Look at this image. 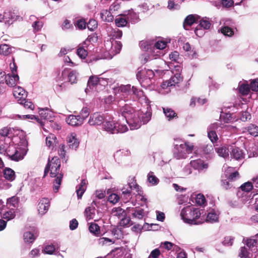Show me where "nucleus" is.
<instances>
[{
  "mask_svg": "<svg viewBox=\"0 0 258 258\" xmlns=\"http://www.w3.org/2000/svg\"><path fill=\"white\" fill-rule=\"evenodd\" d=\"M127 100H121L118 102V105L120 107L119 111V116H121L123 119L130 126L131 130L138 129L140 127V123L139 122V117H136V113L134 107L131 104L124 103Z\"/></svg>",
  "mask_w": 258,
  "mask_h": 258,
  "instance_id": "nucleus-1",
  "label": "nucleus"
},
{
  "mask_svg": "<svg viewBox=\"0 0 258 258\" xmlns=\"http://www.w3.org/2000/svg\"><path fill=\"white\" fill-rule=\"evenodd\" d=\"M180 215L185 223L197 225L199 224L197 219L201 217V212L199 208L187 206L182 209Z\"/></svg>",
  "mask_w": 258,
  "mask_h": 258,
  "instance_id": "nucleus-2",
  "label": "nucleus"
},
{
  "mask_svg": "<svg viewBox=\"0 0 258 258\" xmlns=\"http://www.w3.org/2000/svg\"><path fill=\"white\" fill-rule=\"evenodd\" d=\"M102 127L105 131L110 134L124 133L128 130L126 125L120 124L112 118L104 119Z\"/></svg>",
  "mask_w": 258,
  "mask_h": 258,
  "instance_id": "nucleus-3",
  "label": "nucleus"
},
{
  "mask_svg": "<svg viewBox=\"0 0 258 258\" xmlns=\"http://www.w3.org/2000/svg\"><path fill=\"white\" fill-rule=\"evenodd\" d=\"M100 202L97 200H94L91 205L87 207L84 211V215L86 217V220L88 222V226H99L103 223V220L94 219V222H89L90 220L93 219L96 211V207L99 208Z\"/></svg>",
  "mask_w": 258,
  "mask_h": 258,
  "instance_id": "nucleus-4",
  "label": "nucleus"
},
{
  "mask_svg": "<svg viewBox=\"0 0 258 258\" xmlns=\"http://www.w3.org/2000/svg\"><path fill=\"white\" fill-rule=\"evenodd\" d=\"M135 189L139 194L141 191L140 186L137 183L135 177L128 180L127 184L125 185L121 189V197L124 203H127L132 198V190Z\"/></svg>",
  "mask_w": 258,
  "mask_h": 258,
  "instance_id": "nucleus-5",
  "label": "nucleus"
},
{
  "mask_svg": "<svg viewBox=\"0 0 258 258\" xmlns=\"http://www.w3.org/2000/svg\"><path fill=\"white\" fill-rule=\"evenodd\" d=\"M194 146L191 144H184L181 146L173 149V155L174 158L177 160L185 159L188 155L191 153Z\"/></svg>",
  "mask_w": 258,
  "mask_h": 258,
  "instance_id": "nucleus-6",
  "label": "nucleus"
},
{
  "mask_svg": "<svg viewBox=\"0 0 258 258\" xmlns=\"http://www.w3.org/2000/svg\"><path fill=\"white\" fill-rule=\"evenodd\" d=\"M220 24L223 25L220 29V31L224 35L231 37L234 35V23L229 19H222Z\"/></svg>",
  "mask_w": 258,
  "mask_h": 258,
  "instance_id": "nucleus-7",
  "label": "nucleus"
},
{
  "mask_svg": "<svg viewBox=\"0 0 258 258\" xmlns=\"http://www.w3.org/2000/svg\"><path fill=\"white\" fill-rule=\"evenodd\" d=\"M60 169H50V174L51 177H56L53 182V190L56 192L58 191L59 186L61 184L63 174L62 172H59Z\"/></svg>",
  "mask_w": 258,
  "mask_h": 258,
  "instance_id": "nucleus-8",
  "label": "nucleus"
},
{
  "mask_svg": "<svg viewBox=\"0 0 258 258\" xmlns=\"http://www.w3.org/2000/svg\"><path fill=\"white\" fill-rule=\"evenodd\" d=\"M101 82L103 84H107V81L102 78H99L97 76H90L88 81L87 87L85 89V92L87 93L90 89H92V88L97 86Z\"/></svg>",
  "mask_w": 258,
  "mask_h": 258,
  "instance_id": "nucleus-9",
  "label": "nucleus"
},
{
  "mask_svg": "<svg viewBox=\"0 0 258 258\" xmlns=\"http://www.w3.org/2000/svg\"><path fill=\"white\" fill-rule=\"evenodd\" d=\"M60 161L59 159L57 157H54L50 160L48 159V163L44 169V177H45L47 173L49 172L50 169H60Z\"/></svg>",
  "mask_w": 258,
  "mask_h": 258,
  "instance_id": "nucleus-10",
  "label": "nucleus"
},
{
  "mask_svg": "<svg viewBox=\"0 0 258 258\" xmlns=\"http://www.w3.org/2000/svg\"><path fill=\"white\" fill-rule=\"evenodd\" d=\"M104 117L99 112H94L91 114L88 123L90 125H99L103 124L104 121Z\"/></svg>",
  "mask_w": 258,
  "mask_h": 258,
  "instance_id": "nucleus-11",
  "label": "nucleus"
},
{
  "mask_svg": "<svg viewBox=\"0 0 258 258\" xmlns=\"http://www.w3.org/2000/svg\"><path fill=\"white\" fill-rule=\"evenodd\" d=\"M50 201L48 198H42L38 205V211L40 215H43L49 209Z\"/></svg>",
  "mask_w": 258,
  "mask_h": 258,
  "instance_id": "nucleus-12",
  "label": "nucleus"
},
{
  "mask_svg": "<svg viewBox=\"0 0 258 258\" xmlns=\"http://www.w3.org/2000/svg\"><path fill=\"white\" fill-rule=\"evenodd\" d=\"M151 116L152 113L148 110H146L145 112L143 111H138V113H136V117H139L140 126L142 123H147L150 120Z\"/></svg>",
  "mask_w": 258,
  "mask_h": 258,
  "instance_id": "nucleus-13",
  "label": "nucleus"
},
{
  "mask_svg": "<svg viewBox=\"0 0 258 258\" xmlns=\"http://www.w3.org/2000/svg\"><path fill=\"white\" fill-rule=\"evenodd\" d=\"M173 74H174V75L171 76L169 81L171 82L170 84H172V87H174L182 82L183 77L181 76L180 71L178 69H176L173 71Z\"/></svg>",
  "mask_w": 258,
  "mask_h": 258,
  "instance_id": "nucleus-14",
  "label": "nucleus"
},
{
  "mask_svg": "<svg viewBox=\"0 0 258 258\" xmlns=\"http://www.w3.org/2000/svg\"><path fill=\"white\" fill-rule=\"evenodd\" d=\"M67 123L73 126H78L83 124L82 120L78 115L71 114L66 119Z\"/></svg>",
  "mask_w": 258,
  "mask_h": 258,
  "instance_id": "nucleus-15",
  "label": "nucleus"
},
{
  "mask_svg": "<svg viewBox=\"0 0 258 258\" xmlns=\"http://www.w3.org/2000/svg\"><path fill=\"white\" fill-rule=\"evenodd\" d=\"M199 20V16L196 15L190 14L186 17L183 23V27L184 29L188 30L187 26H191L194 23L197 22Z\"/></svg>",
  "mask_w": 258,
  "mask_h": 258,
  "instance_id": "nucleus-16",
  "label": "nucleus"
},
{
  "mask_svg": "<svg viewBox=\"0 0 258 258\" xmlns=\"http://www.w3.org/2000/svg\"><path fill=\"white\" fill-rule=\"evenodd\" d=\"M231 157L236 160H240L244 158V153L241 149L238 147H232L231 148Z\"/></svg>",
  "mask_w": 258,
  "mask_h": 258,
  "instance_id": "nucleus-17",
  "label": "nucleus"
},
{
  "mask_svg": "<svg viewBox=\"0 0 258 258\" xmlns=\"http://www.w3.org/2000/svg\"><path fill=\"white\" fill-rule=\"evenodd\" d=\"M26 154V152L24 149L21 148H18L17 150L14 152V156H12L10 159L12 161L18 162L22 160Z\"/></svg>",
  "mask_w": 258,
  "mask_h": 258,
  "instance_id": "nucleus-18",
  "label": "nucleus"
},
{
  "mask_svg": "<svg viewBox=\"0 0 258 258\" xmlns=\"http://www.w3.org/2000/svg\"><path fill=\"white\" fill-rule=\"evenodd\" d=\"M4 177L9 181H12L16 178L15 172L11 168L6 167L3 171Z\"/></svg>",
  "mask_w": 258,
  "mask_h": 258,
  "instance_id": "nucleus-19",
  "label": "nucleus"
},
{
  "mask_svg": "<svg viewBox=\"0 0 258 258\" xmlns=\"http://www.w3.org/2000/svg\"><path fill=\"white\" fill-rule=\"evenodd\" d=\"M162 109L163 113L168 120L170 121L178 118L177 113L172 109L169 107H162Z\"/></svg>",
  "mask_w": 258,
  "mask_h": 258,
  "instance_id": "nucleus-20",
  "label": "nucleus"
},
{
  "mask_svg": "<svg viewBox=\"0 0 258 258\" xmlns=\"http://www.w3.org/2000/svg\"><path fill=\"white\" fill-rule=\"evenodd\" d=\"M14 95L18 99H22L26 98L27 93L23 88L17 86L14 89Z\"/></svg>",
  "mask_w": 258,
  "mask_h": 258,
  "instance_id": "nucleus-21",
  "label": "nucleus"
},
{
  "mask_svg": "<svg viewBox=\"0 0 258 258\" xmlns=\"http://www.w3.org/2000/svg\"><path fill=\"white\" fill-rule=\"evenodd\" d=\"M19 79V77L17 74H14V75H11L8 74V76H6L5 82L9 86L14 87L16 86Z\"/></svg>",
  "mask_w": 258,
  "mask_h": 258,
  "instance_id": "nucleus-22",
  "label": "nucleus"
},
{
  "mask_svg": "<svg viewBox=\"0 0 258 258\" xmlns=\"http://www.w3.org/2000/svg\"><path fill=\"white\" fill-rule=\"evenodd\" d=\"M244 132L248 133L253 137H258V126L254 124H250L244 128Z\"/></svg>",
  "mask_w": 258,
  "mask_h": 258,
  "instance_id": "nucleus-23",
  "label": "nucleus"
},
{
  "mask_svg": "<svg viewBox=\"0 0 258 258\" xmlns=\"http://www.w3.org/2000/svg\"><path fill=\"white\" fill-rule=\"evenodd\" d=\"M68 145L72 149H76L79 145V142L76 138L75 135L72 134L68 139Z\"/></svg>",
  "mask_w": 258,
  "mask_h": 258,
  "instance_id": "nucleus-24",
  "label": "nucleus"
},
{
  "mask_svg": "<svg viewBox=\"0 0 258 258\" xmlns=\"http://www.w3.org/2000/svg\"><path fill=\"white\" fill-rule=\"evenodd\" d=\"M100 17L102 21L106 22H112L114 19L111 12L107 10H104L101 11Z\"/></svg>",
  "mask_w": 258,
  "mask_h": 258,
  "instance_id": "nucleus-25",
  "label": "nucleus"
},
{
  "mask_svg": "<svg viewBox=\"0 0 258 258\" xmlns=\"http://www.w3.org/2000/svg\"><path fill=\"white\" fill-rule=\"evenodd\" d=\"M219 219L218 215L214 211L210 212L207 216L206 222L208 223L213 224L218 222Z\"/></svg>",
  "mask_w": 258,
  "mask_h": 258,
  "instance_id": "nucleus-26",
  "label": "nucleus"
},
{
  "mask_svg": "<svg viewBox=\"0 0 258 258\" xmlns=\"http://www.w3.org/2000/svg\"><path fill=\"white\" fill-rule=\"evenodd\" d=\"M119 91L124 97L132 95L131 86L130 84L121 85L119 87Z\"/></svg>",
  "mask_w": 258,
  "mask_h": 258,
  "instance_id": "nucleus-27",
  "label": "nucleus"
},
{
  "mask_svg": "<svg viewBox=\"0 0 258 258\" xmlns=\"http://www.w3.org/2000/svg\"><path fill=\"white\" fill-rule=\"evenodd\" d=\"M37 236L36 233L34 234L31 232H26L23 235L25 242L30 243L34 241Z\"/></svg>",
  "mask_w": 258,
  "mask_h": 258,
  "instance_id": "nucleus-28",
  "label": "nucleus"
},
{
  "mask_svg": "<svg viewBox=\"0 0 258 258\" xmlns=\"http://www.w3.org/2000/svg\"><path fill=\"white\" fill-rule=\"evenodd\" d=\"M126 18L128 21H131L132 23H135L139 20L138 15L134 12L132 10H129L127 14L126 15Z\"/></svg>",
  "mask_w": 258,
  "mask_h": 258,
  "instance_id": "nucleus-29",
  "label": "nucleus"
},
{
  "mask_svg": "<svg viewBox=\"0 0 258 258\" xmlns=\"http://www.w3.org/2000/svg\"><path fill=\"white\" fill-rule=\"evenodd\" d=\"M9 19L8 21L9 23L10 21H11V24L16 21H22L23 20V18L21 16L12 12L8 13L7 19Z\"/></svg>",
  "mask_w": 258,
  "mask_h": 258,
  "instance_id": "nucleus-30",
  "label": "nucleus"
},
{
  "mask_svg": "<svg viewBox=\"0 0 258 258\" xmlns=\"http://www.w3.org/2000/svg\"><path fill=\"white\" fill-rule=\"evenodd\" d=\"M192 165L196 168H198L199 170H202L204 169H207L208 167V165L203 162V160H198L191 162Z\"/></svg>",
  "mask_w": 258,
  "mask_h": 258,
  "instance_id": "nucleus-31",
  "label": "nucleus"
},
{
  "mask_svg": "<svg viewBox=\"0 0 258 258\" xmlns=\"http://www.w3.org/2000/svg\"><path fill=\"white\" fill-rule=\"evenodd\" d=\"M216 151L218 154L223 158L228 157L229 156V150L225 146L216 148Z\"/></svg>",
  "mask_w": 258,
  "mask_h": 258,
  "instance_id": "nucleus-32",
  "label": "nucleus"
},
{
  "mask_svg": "<svg viewBox=\"0 0 258 258\" xmlns=\"http://www.w3.org/2000/svg\"><path fill=\"white\" fill-rule=\"evenodd\" d=\"M238 90L240 94L243 95H247L250 91L249 86L247 84H239Z\"/></svg>",
  "mask_w": 258,
  "mask_h": 258,
  "instance_id": "nucleus-33",
  "label": "nucleus"
},
{
  "mask_svg": "<svg viewBox=\"0 0 258 258\" xmlns=\"http://www.w3.org/2000/svg\"><path fill=\"white\" fill-rule=\"evenodd\" d=\"M127 22L128 21L126 17L125 18L120 16L116 18L115 19V25L118 27H123L125 26Z\"/></svg>",
  "mask_w": 258,
  "mask_h": 258,
  "instance_id": "nucleus-34",
  "label": "nucleus"
},
{
  "mask_svg": "<svg viewBox=\"0 0 258 258\" xmlns=\"http://www.w3.org/2000/svg\"><path fill=\"white\" fill-rule=\"evenodd\" d=\"M148 181L152 185H156L159 182V179L154 174V173L150 171L147 175Z\"/></svg>",
  "mask_w": 258,
  "mask_h": 258,
  "instance_id": "nucleus-35",
  "label": "nucleus"
},
{
  "mask_svg": "<svg viewBox=\"0 0 258 258\" xmlns=\"http://www.w3.org/2000/svg\"><path fill=\"white\" fill-rule=\"evenodd\" d=\"M18 117L19 119H35L38 122H39L41 124V126H43L44 125V124L43 123V122L39 119V117L38 116H35L34 115H18Z\"/></svg>",
  "mask_w": 258,
  "mask_h": 258,
  "instance_id": "nucleus-36",
  "label": "nucleus"
},
{
  "mask_svg": "<svg viewBox=\"0 0 258 258\" xmlns=\"http://www.w3.org/2000/svg\"><path fill=\"white\" fill-rule=\"evenodd\" d=\"M167 8L169 10L171 11L179 10L180 9L179 0H169Z\"/></svg>",
  "mask_w": 258,
  "mask_h": 258,
  "instance_id": "nucleus-37",
  "label": "nucleus"
},
{
  "mask_svg": "<svg viewBox=\"0 0 258 258\" xmlns=\"http://www.w3.org/2000/svg\"><path fill=\"white\" fill-rule=\"evenodd\" d=\"M39 113L41 117H42L45 120H49V121L51 122V120L50 119L51 117V112L48 109H41L39 111Z\"/></svg>",
  "mask_w": 258,
  "mask_h": 258,
  "instance_id": "nucleus-38",
  "label": "nucleus"
},
{
  "mask_svg": "<svg viewBox=\"0 0 258 258\" xmlns=\"http://www.w3.org/2000/svg\"><path fill=\"white\" fill-rule=\"evenodd\" d=\"M18 101L19 103L23 105L25 108H28L31 110H33L34 108V105L32 102L26 99V98L18 99Z\"/></svg>",
  "mask_w": 258,
  "mask_h": 258,
  "instance_id": "nucleus-39",
  "label": "nucleus"
},
{
  "mask_svg": "<svg viewBox=\"0 0 258 258\" xmlns=\"http://www.w3.org/2000/svg\"><path fill=\"white\" fill-rule=\"evenodd\" d=\"M211 25V24L209 19L206 17L200 21V23L198 26L204 29L208 30L210 28Z\"/></svg>",
  "mask_w": 258,
  "mask_h": 258,
  "instance_id": "nucleus-40",
  "label": "nucleus"
},
{
  "mask_svg": "<svg viewBox=\"0 0 258 258\" xmlns=\"http://www.w3.org/2000/svg\"><path fill=\"white\" fill-rule=\"evenodd\" d=\"M11 51V48L6 44L0 45V54L4 55H9Z\"/></svg>",
  "mask_w": 258,
  "mask_h": 258,
  "instance_id": "nucleus-41",
  "label": "nucleus"
},
{
  "mask_svg": "<svg viewBox=\"0 0 258 258\" xmlns=\"http://www.w3.org/2000/svg\"><path fill=\"white\" fill-rule=\"evenodd\" d=\"M18 147L10 145L8 148L6 149L5 155L8 157L10 159L11 157L14 156V152L17 150Z\"/></svg>",
  "mask_w": 258,
  "mask_h": 258,
  "instance_id": "nucleus-42",
  "label": "nucleus"
},
{
  "mask_svg": "<svg viewBox=\"0 0 258 258\" xmlns=\"http://www.w3.org/2000/svg\"><path fill=\"white\" fill-rule=\"evenodd\" d=\"M84 47V46H79L77 51V54L82 59L85 58L88 55V51Z\"/></svg>",
  "mask_w": 258,
  "mask_h": 258,
  "instance_id": "nucleus-43",
  "label": "nucleus"
},
{
  "mask_svg": "<svg viewBox=\"0 0 258 258\" xmlns=\"http://www.w3.org/2000/svg\"><path fill=\"white\" fill-rule=\"evenodd\" d=\"M15 217V213L14 210L12 208V209L5 212L3 214V218L4 219H7V221L13 219Z\"/></svg>",
  "mask_w": 258,
  "mask_h": 258,
  "instance_id": "nucleus-44",
  "label": "nucleus"
},
{
  "mask_svg": "<svg viewBox=\"0 0 258 258\" xmlns=\"http://www.w3.org/2000/svg\"><path fill=\"white\" fill-rule=\"evenodd\" d=\"M253 187V185L250 181H247L240 186L241 189L245 192H249Z\"/></svg>",
  "mask_w": 258,
  "mask_h": 258,
  "instance_id": "nucleus-45",
  "label": "nucleus"
},
{
  "mask_svg": "<svg viewBox=\"0 0 258 258\" xmlns=\"http://www.w3.org/2000/svg\"><path fill=\"white\" fill-rule=\"evenodd\" d=\"M152 227H132V231L136 233H140L142 229H144L145 231H157L158 229H152Z\"/></svg>",
  "mask_w": 258,
  "mask_h": 258,
  "instance_id": "nucleus-46",
  "label": "nucleus"
},
{
  "mask_svg": "<svg viewBox=\"0 0 258 258\" xmlns=\"http://www.w3.org/2000/svg\"><path fill=\"white\" fill-rule=\"evenodd\" d=\"M100 227H89L90 232L97 236H99L103 235L105 232L101 231Z\"/></svg>",
  "mask_w": 258,
  "mask_h": 258,
  "instance_id": "nucleus-47",
  "label": "nucleus"
},
{
  "mask_svg": "<svg viewBox=\"0 0 258 258\" xmlns=\"http://www.w3.org/2000/svg\"><path fill=\"white\" fill-rule=\"evenodd\" d=\"M89 109L87 107H84L81 110L80 114L78 116L82 120L83 122L84 120L89 116Z\"/></svg>",
  "mask_w": 258,
  "mask_h": 258,
  "instance_id": "nucleus-48",
  "label": "nucleus"
},
{
  "mask_svg": "<svg viewBox=\"0 0 258 258\" xmlns=\"http://www.w3.org/2000/svg\"><path fill=\"white\" fill-rule=\"evenodd\" d=\"M243 241H245V244L250 248L255 246L257 242V240L253 238H246L245 239V238H243Z\"/></svg>",
  "mask_w": 258,
  "mask_h": 258,
  "instance_id": "nucleus-49",
  "label": "nucleus"
},
{
  "mask_svg": "<svg viewBox=\"0 0 258 258\" xmlns=\"http://www.w3.org/2000/svg\"><path fill=\"white\" fill-rule=\"evenodd\" d=\"M112 212L114 215L118 216L119 218H121V217H123L126 214L125 211L120 207L113 208Z\"/></svg>",
  "mask_w": 258,
  "mask_h": 258,
  "instance_id": "nucleus-50",
  "label": "nucleus"
},
{
  "mask_svg": "<svg viewBox=\"0 0 258 258\" xmlns=\"http://www.w3.org/2000/svg\"><path fill=\"white\" fill-rule=\"evenodd\" d=\"M78 73L76 71H72L68 75L69 81L71 84H74L77 82V77Z\"/></svg>",
  "mask_w": 258,
  "mask_h": 258,
  "instance_id": "nucleus-51",
  "label": "nucleus"
},
{
  "mask_svg": "<svg viewBox=\"0 0 258 258\" xmlns=\"http://www.w3.org/2000/svg\"><path fill=\"white\" fill-rule=\"evenodd\" d=\"M206 202V198L203 194H199L197 195L196 203L198 205L200 206H205Z\"/></svg>",
  "mask_w": 258,
  "mask_h": 258,
  "instance_id": "nucleus-52",
  "label": "nucleus"
},
{
  "mask_svg": "<svg viewBox=\"0 0 258 258\" xmlns=\"http://www.w3.org/2000/svg\"><path fill=\"white\" fill-rule=\"evenodd\" d=\"M208 137L212 143L216 142L218 139L215 131H208Z\"/></svg>",
  "mask_w": 258,
  "mask_h": 258,
  "instance_id": "nucleus-53",
  "label": "nucleus"
},
{
  "mask_svg": "<svg viewBox=\"0 0 258 258\" xmlns=\"http://www.w3.org/2000/svg\"><path fill=\"white\" fill-rule=\"evenodd\" d=\"M131 90L132 95L134 94L138 98H141L144 96V92L142 90L138 89L136 87L133 86Z\"/></svg>",
  "mask_w": 258,
  "mask_h": 258,
  "instance_id": "nucleus-54",
  "label": "nucleus"
},
{
  "mask_svg": "<svg viewBox=\"0 0 258 258\" xmlns=\"http://www.w3.org/2000/svg\"><path fill=\"white\" fill-rule=\"evenodd\" d=\"M76 188V192L77 194L78 198V199H81L85 191L86 190V187L81 186V185L79 184L77 186Z\"/></svg>",
  "mask_w": 258,
  "mask_h": 258,
  "instance_id": "nucleus-55",
  "label": "nucleus"
},
{
  "mask_svg": "<svg viewBox=\"0 0 258 258\" xmlns=\"http://www.w3.org/2000/svg\"><path fill=\"white\" fill-rule=\"evenodd\" d=\"M97 22L94 19H91L87 23V26L91 31H94L97 27Z\"/></svg>",
  "mask_w": 258,
  "mask_h": 258,
  "instance_id": "nucleus-56",
  "label": "nucleus"
},
{
  "mask_svg": "<svg viewBox=\"0 0 258 258\" xmlns=\"http://www.w3.org/2000/svg\"><path fill=\"white\" fill-rule=\"evenodd\" d=\"M119 200V197L116 194H111L108 198V201L111 203L115 204Z\"/></svg>",
  "mask_w": 258,
  "mask_h": 258,
  "instance_id": "nucleus-57",
  "label": "nucleus"
},
{
  "mask_svg": "<svg viewBox=\"0 0 258 258\" xmlns=\"http://www.w3.org/2000/svg\"><path fill=\"white\" fill-rule=\"evenodd\" d=\"M144 210L142 209L136 210L135 212L133 214V216L134 218L138 219H142L144 217Z\"/></svg>",
  "mask_w": 258,
  "mask_h": 258,
  "instance_id": "nucleus-58",
  "label": "nucleus"
},
{
  "mask_svg": "<svg viewBox=\"0 0 258 258\" xmlns=\"http://www.w3.org/2000/svg\"><path fill=\"white\" fill-rule=\"evenodd\" d=\"M120 219L119 225V226H127L130 224L131 219L129 217L123 216L121 217Z\"/></svg>",
  "mask_w": 258,
  "mask_h": 258,
  "instance_id": "nucleus-59",
  "label": "nucleus"
},
{
  "mask_svg": "<svg viewBox=\"0 0 258 258\" xmlns=\"http://www.w3.org/2000/svg\"><path fill=\"white\" fill-rule=\"evenodd\" d=\"M144 71H143L141 74H143L145 76V78L146 80H150L152 79L154 76V73L152 70L148 69L146 71V74H144Z\"/></svg>",
  "mask_w": 258,
  "mask_h": 258,
  "instance_id": "nucleus-60",
  "label": "nucleus"
},
{
  "mask_svg": "<svg viewBox=\"0 0 258 258\" xmlns=\"http://www.w3.org/2000/svg\"><path fill=\"white\" fill-rule=\"evenodd\" d=\"M213 150V147L212 145H205L202 147V151L205 154H209Z\"/></svg>",
  "mask_w": 258,
  "mask_h": 258,
  "instance_id": "nucleus-61",
  "label": "nucleus"
},
{
  "mask_svg": "<svg viewBox=\"0 0 258 258\" xmlns=\"http://www.w3.org/2000/svg\"><path fill=\"white\" fill-rule=\"evenodd\" d=\"M250 90L253 91H258V79L253 80L250 84Z\"/></svg>",
  "mask_w": 258,
  "mask_h": 258,
  "instance_id": "nucleus-62",
  "label": "nucleus"
},
{
  "mask_svg": "<svg viewBox=\"0 0 258 258\" xmlns=\"http://www.w3.org/2000/svg\"><path fill=\"white\" fill-rule=\"evenodd\" d=\"M166 42L163 41H158L155 42L154 47L158 49H163L166 47Z\"/></svg>",
  "mask_w": 258,
  "mask_h": 258,
  "instance_id": "nucleus-63",
  "label": "nucleus"
},
{
  "mask_svg": "<svg viewBox=\"0 0 258 258\" xmlns=\"http://www.w3.org/2000/svg\"><path fill=\"white\" fill-rule=\"evenodd\" d=\"M40 250L38 248H34L31 250L29 253V257L30 258H35L38 257L40 255Z\"/></svg>",
  "mask_w": 258,
  "mask_h": 258,
  "instance_id": "nucleus-64",
  "label": "nucleus"
}]
</instances>
